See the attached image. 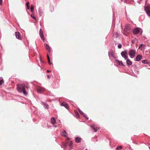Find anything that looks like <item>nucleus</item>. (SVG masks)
Segmentation results:
<instances>
[{
    "label": "nucleus",
    "mask_w": 150,
    "mask_h": 150,
    "mask_svg": "<svg viewBox=\"0 0 150 150\" xmlns=\"http://www.w3.org/2000/svg\"><path fill=\"white\" fill-rule=\"evenodd\" d=\"M17 89L20 92L23 93L24 95H26L27 94V92L25 90V86L24 85L20 84L19 86H17Z\"/></svg>",
    "instance_id": "f257e3e1"
},
{
    "label": "nucleus",
    "mask_w": 150,
    "mask_h": 150,
    "mask_svg": "<svg viewBox=\"0 0 150 150\" xmlns=\"http://www.w3.org/2000/svg\"><path fill=\"white\" fill-rule=\"evenodd\" d=\"M131 29V25L129 24L126 25L125 27L124 30V32H126L129 33Z\"/></svg>",
    "instance_id": "f03ea898"
},
{
    "label": "nucleus",
    "mask_w": 150,
    "mask_h": 150,
    "mask_svg": "<svg viewBox=\"0 0 150 150\" xmlns=\"http://www.w3.org/2000/svg\"><path fill=\"white\" fill-rule=\"evenodd\" d=\"M129 54L131 58L132 59L133 58L136 54L135 50L131 49L129 51Z\"/></svg>",
    "instance_id": "7ed1b4c3"
},
{
    "label": "nucleus",
    "mask_w": 150,
    "mask_h": 150,
    "mask_svg": "<svg viewBox=\"0 0 150 150\" xmlns=\"http://www.w3.org/2000/svg\"><path fill=\"white\" fill-rule=\"evenodd\" d=\"M92 130L94 132H96L98 129V126L95 124H93L91 125Z\"/></svg>",
    "instance_id": "20e7f679"
},
{
    "label": "nucleus",
    "mask_w": 150,
    "mask_h": 150,
    "mask_svg": "<svg viewBox=\"0 0 150 150\" xmlns=\"http://www.w3.org/2000/svg\"><path fill=\"white\" fill-rule=\"evenodd\" d=\"M144 10L147 14L150 17V6H147L145 7Z\"/></svg>",
    "instance_id": "39448f33"
},
{
    "label": "nucleus",
    "mask_w": 150,
    "mask_h": 150,
    "mask_svg": "<svg viewBox=\"0 0 150 150\" xmlns=\"http://www.w3.org/2000/svg\"><path fill=\"white\" fill-rule=\"evenodd\" d=\"M121 56L124 58L125 59H127L128 56L127 55V52L125 51H123L121 53Z\"/></svg>",
    "instance_id": "423d86ee"
},
{
    "label": "nucleus",
    "mask_w": 150,
    "mask_h": 150,
    "mask_svg": "<svg viewBox=\"0 0 150 150\" xmlns=\"http://www.w3.org/2000/svg\"><path fill=\"white\" fill-rule=\"evenodd\" d=\"M141 29L138 27L134 28L133 30V33L134 34H138L140 31V30Z\"/></svg>",
    "instance_id": "0eeeda50"
},
{
    "label": "nucleus",
    "mask_w": 150,
    "mask_h": 150,
    "mask_svg": "<svg viewBox=\"0 0 150 150\" xmlns=\"http://www.w3.org/2000/svg\"><path fill=\"white\" fill-rule=\"evenodd\" d=\"M108 56L109 57L110 59L111 58H113L114 59H116L114 53L112 51H109L108 52Z\"/></svg>",
    "instance_id": "6e6552de"
},
{
    "label": "nucleus",
    "mask_w": 150,
    "mask_h": 150,
    "mask_svg": "<svg viewBox=\"0 0 150 150\" xmlns=\"http://www.w3.org/2000/svg\"><path fill=\"white\" fill-rule=\"evenodd\" d=\"M39 35L41 39L42 40L43 42L45 41V38L44 35L43 31L40 29L39 31Z\"/></svg>",
    "instance_id": "1a4fd4ad"
},
{
    "label": "nucleus",
    "mask_w": 150,
    "mask_h": 150,
    "mask_svg": "<svg viewBox=\"0 0 150 150\" xmlns=\"http://www.w3.org/2000/svg\"><path fill=\"white\" fill-rule=\"evenodd\" d=\"M15 36L16 38L18 40H21L22 38L20 33L18 32H16L15 33Z\"/></svg>",
    "instance_id": "9d476101"
},
{
    "label": "nucleus",
    "mask_w": 150,
    "mask_h": 150,
    "mask_svg": "<svg viewBox=\"0 0 150 150\" xmlns=\"http://www.w3.org/2000/svg\"><path fill=\"white\" fill-rule=\"evenodd\" d=\"M41 104L43 106L45 109L47 110L49 109V105L47 103L42 101L41 102Z\"/></svg>",
    "instance_id": "9b49d317"
},
{
    "label": "nucleus",
    "mask_w": 150,
    "mask_h": 150,
    "mask_svg": "<svg viewBox=\"0 0 150 150\" xmlns=\"http://www.w3.org/2000/svg\"><path fill=\"white\" fill-rule=\"evenodd\" d=\"M61 135L65 137H67V139L70 138L68 137V134L65 130H63L61 133Z\"/></svg>",
    "instance_id": "f8f14e48"
},
{
    "label": "nucleus",
    "mask_w": 150,
    "mask_h": 150,
    "mask_svg": "<svg viewBox=\"0 0 150 150\" xmlns=\"http://www.w3.org/2000/svg\"><path fill=\"white\" fill-rule=\"evenodd\" d=\"M81 138L79 137H76L75 138V141L76 143H80L81 142Z\"/></svg>",
    "instance_id": "ddd939ff"
},
{
    "label": "nucleus",
    "mask_w": 150,
    "mask_h": 150,
    "mask_svg": "<svg viewBox=\"0 0 150 150\" xmlns=\"http://www.w3.org/2000/svg\"><path fill=\"white\" fill-rule=\"evenodd\" d=\"M142 58V55H138L136 56V59H134V61H135L139 62L140 60Z\"/></svg>",
    "instance_id": "4468645a"
},
{
    "label": "nucleus",
    "mask_w": 150,
    "mask_h": 150,
    "mask_svg": "<svg viewBox=\"0 0 150 150\" xmlns=\"http://www.w3.org/2000/svg\"><path fill=\"white\" fill-rule=\"evenodd\" d=\"M61 105L64 106L65 108L68 109L69 108L68 105L65 102H63L61 104Z\"/></svg>",
    "instance_id": "2eb2a0df"
},
{
    "label": "nucleus",
    "mask_w": 150,
    "mask_h": 150,
    "mask_svg": "<svg viewBox=\"0 0 150 150\" xmlns=\"http://www.w3.org/2000/svg\"><path fill=\"white\" fill-rule=\"evenodd\" d=\"M116 63L119 65H122V66L125 67V65L124 64L122 61H120L118 60H115Z\"/></svg>",
    "instance_id": "dca6fc26"
},
{
    "label": "nucleus",
    "mask_w": 150,
    "mask_h": 150,
    "mask_svg": "<svg viewBox=\"0 0 150 150\" xmlns=\"http://www.w3.org/2000/svg\"><path fill=\"white\" fill-rule=\"evenodd\" d=\"M38 12L39 13V15L40 16H42L43 14V11L42 9V8L40 7L38 9Z\"/></svg>",
    "instance_id": "f3484780"
},
{
    "label": "nucleus",
    "mask_w": 150,
    "mask_h": 150,
    "mask_svg": "<svg viewBox=\"0 0 150 150\" xmlns=\"http://www.w3.org/2000/svg\"><path fill=\"white\" fill-rule=\"evenodd\" d=\"M126 59V62L127 64L128 65H131L132 64V62L129 59H128L127 58V59Z\"/></svg>",
    "instance_id": "a211bd4d"
},
{
    "label": "nucleus",
    "mask_w": 150,
    "mask_h": 150,
    "mask_svg": "<svg viewBox=\"0 0 150 150\" xmlns=\"http://www.w3.org/2000/svg\"><path fill=\"white\" fill-rule=\"evenodd\" d=\"M56 120L54 117H52L51 118V121L52 125H54V124L56 122Z\"/></svg>",
    "instance_id": "6ab92c4d"
},
{
    "label": "nucleus",
    "mask_w": 150,
    "mask_h": 150,
    "mask_svg": "<svg viewBox=\"0 0 150 150\" xmlns=\"http://www.w3.org/2000/svg\"><path fill=\"white\" fill-rule=\"evenodd\" d=\"M50 8L51 12H52L54 10V7L51 4H50Z\"/></svg>",
    "instance_id": "aec40b11"
},
{
    "label": "nucleus",
    "mask_w": 150,
    "mask_h": 150,
    "mask_svg": "<svg viewBox=\"0 0 150 150\" xmlns=\"http://www.w3.org/2000/svg\"><path fill=\"white\" fill-rule=\"evenodd\" d=\"M4 81L2 77L0 78V86H1L3 83H4Z\"/></svg>",
    "instance_id": "412c9836"
},
{
    "label": "nucleus",
    "mask_w": 150,
    "mask_h": 150,
    "mask_svg": "<svg viewBox=\"0 0 150 150\" xmlns=\"http://www.w3.org/2000/svg\"><path fill=\"white\" fill-rule=\"evenodd\" d=\"M47 59H48V62L49 64L50 65L51 64V62H50V57H49V56L48 55V54H47Z\"/></svg>",
    "instance_id": "4be33fe9"
},
{
    "label": "nucleus",
    "mask_w": 150,
    "mask_h": 150,
    "mask_svg": "<svg viewBox=\"0 0 150 150\" xmlns=\"http://www.w3.org/2000/svg\"><path fill=\"white\" fill-rule=\"evenodd\" d=\"M69 146L70 148H72V147L73 146L72 141L71 140L70 141Z\"/></svg>",
    "instance_id": "5701e85b"
},
{
    "label": "nucleus",
    "mask_w": 150,
    "mask_h": 150,
    "mask_svg": "<svg viewBox=\"0 0 150 150\" xmlns=\"http://www.w3.org/2000/svg\"><path fill=\"white\" fill-rule=\"evenodd\" d=\"M142 62L143 63H144L145 64H148V61L146 60H142Z\"/></svg>",
    "instance_id": "b1692460"
},
{
    "label": "nucleus",
    "mask_w": 150,
    "mask_h": 150,
    "mask_svg": "<svg viewBox=\"0 0 150 150\" xmlns=\"http://www.w3.org/2000/svg\"><path fill=\"white\" fill-rule=\"evenodd\" d=\"M42 91L43 90L42 88H39L37 89V92L40 93H42Z\"/></svg>",
    "instance_id": "393cba45"
},
{
    "label": "nucleus",
    "mask_w": 150,
    "mask_h": 150,
    "mask_svg": "<svg viewBox=\"0 0 150 150\" xmlns=\"http://www.w3.org/2000/svg\"><path fill=\"white\" fill-rule=\"evenodd\" d=\"M45 45L46 48L47 50L49 49L50 48V47L49 46V45L47 44H45Z\"/></svg>",
    "instance_id": "a878e982"
},
{
    "label": "nucleus",
    "mask_w": 150,
    "mask_h": 150,
    "mask_svg": "<svg viewBox=\"0 0 150 150\" xmlns=\"http://www.w3.org/2000/svg\"><path fill=\"white\" fill-rule=\"evenodd\" d=\"M115 37V38H117L118 36V34L117 32H115L114 34Z\"/></svg>",
    "instance_id": "bb28decb"
},
{
    "label": "nucleus",
    "mask_w": 150,
    "mask_h": 150,
    "mask_svg": "<svg viewBox=\"0 0 150 150\" xmlns=\"http://www.w3.org/2000/svg\"><path fill=\"white\" fill-rule=\"evenodd\" d=\"M67 143H65L63 144V148L64 150H65L67 147Z\"/></svg>",
    "instance_id": "cd10ccee"
},
{
    "label": "nucleus",
    "mask_w": 150,
    "mask_h": 150,
    "mask_svg": "<svg viewBox=\"0 0 150 150\" xmlns=\"http://www.w3.org/2000/svg\"><path fill=\"white\" fill-rule=\"evenodd\" d=\"M30 16L33 19L35 20H36V18L35 16L34 15H33V14H31V15H30Z\"/></svg>",
    "instance_id": "c85d7f7f"
},
{
    "label": "nucleus",
    "mask_w": 150,
    "mask_h": 150,
    "mask_svg": "<svg viewBox=\"0 0 150 150\" xmlns=\"http://www.w3.org/2000/svg\"><path fill=\"white\" fill-rule=\"evenodd\" d=\"M86 119L88 120V118L87 116V115L84 113L82 115Z\"/></svg>",
    "instance_id": "c756f323"
},
{
    "label": "nucleus",
    "mask_w": 150,
    "mask_h": 150,
    "mask_svg": "<svg viewBox=\"0 0 150 150\" xmlns=\"http://www.w3.org/2000/svg\"><path fill=\"white\" fill-rule=\"evenodd\" d=\"M117 47L119 49H120L122 48V46L120 43H119L118 44Z\"/></svg>",
    "instance_id": "7c9ffc66"
},
{
    "label": "nucleus",
    "mask_w": 150,
    "mask_h": 150,
    "mask_svg": "<svg viewBox=\"0 0 150 150\" xmlns=\"http://www.w3.org/2000/svg\"><path fill=\"white\" fill-rule=\"evenodd\" d=\"M75 114L76 117L77 118H79V115L77 112H75Z\"/></svg>",
    "instance_id": "2f4dec72"
},
{
    "label": "nucleus",
    "mask_w": 150,
    "mask_h": 150,
    "mask_svg": "<svg viewBox=\"0 0 150 150\" xmlns=\"http://www.w3.org/2000/svg\"><path fill=\"white\" fill-rule=\"evenodd\" d=\"M34 10V7L33 6H32L30 8V12H33Z\"/></svg>",
    "instance_id": "473e14b6"
},
{
    "label": "nucleus",
    "mask_w": 150,
    "mask_h": 150,
    "mask_svg": "<svg viewBox=\"0 0 150 150\" xmlns=\"http://www.w3.org/2000/svg\"><path fill=\"white\" fill-rule=\"evenodd\" d=\"M134 72L137 74H138L139 73V71L138 70H135Z\"/></svg>",
    "instance_id": "72a5a7b5"
},
{
    "label": "nucleus",
    "mask_w": 150,
    "mask_h": 150,
    "mask_svg": "<svg viewBox=\"0 0 150 150\" xmlns=\"http://www.w3.org/2000/svg\"><path fill=\"white\" fill-rule=\"evenodd\" d=\"M143 46V45L142 44H140L139 45V48H138L139 49H140V48L141 47H142Z\"/></svg>",
    "instance_id": "f704fd0d"
},
{
    "label": "nucleus",
    "mask_w": 150,
    "mask_h": 150,
    "mask_svg": "<svg viewBox=\"0 0 150 150\" xmlns=\"http://www.w3.org/2000/svg\"><path fill=\"white\" fill-rule=\"evenodd\" d=\"M29 4L30 3L29 1H27L26 4V6H29Z\"/></svg>",
    "instance_id": "c9c22d12"
},
{
    "label": "nucleus",
    "mask_w": 150,
    "mask_h": 150,
    "mask_svg": "<svg viewBox=\"0 0 150 150\" xmlns=\"http://www.w3.org/2000/svg\"><path fill=\"white\" fill-rule=\"evenodd\" d=\"M81 114L83 115L84 113V112H83L81 110L79 112Z\"/></svg>",
    "instance_id": "e433bc0d"
},
{
    "label": "nucleus",
    "mask_w": 150,
    "mask_h": 150,
    "mask_svg": "<svg viewBox=\"0 0 150 150\" xmlns=\"http://www.w3.org/2000/svg\"><path fill=\"white\" fill-rule=\"evenodd\" d=\"M135 42V40H132V44H134Z\"/></svg>",
    "instance_id": "4c0bfd02"
},
{
    "label": "nucleus",
    "mask_w": 150,
    "mask_h": 150,
    "mask_svg": "<svg viewBox=\"0 0 150 150\" xmlns=\"http://www.w3.org/2000/svg\"><path fill=\"white\" fill-rule=\"evenodd\" d=\"M126 33V32H124V33H123V34L125 35V36H127V35Z\"/></svg>",
    "instance_id": "58836bf2"
},
{
    "label": "nucleus",
    "mask_w": 150,
    "mask_h": 150,
    "mask_svg": "<svg viewBox=\"0 0 150 150\" xmlns=\"http://www.w3.org/2000/svg\"><path fill=\"white\" fill-rule=\"evenodd\" d=\"M119 149H120V150L122 149V147L121 146H119L118 147Z\"/></svg>",
    "instance_id": "ea45409f"
},
{
    "label": "nucleus",
    "mask_w": 150,
    "mask_h": 150,
    "mask_svg": "<svg viewBox=\"0 0 150 150\" xmlns=\"http://www.w3.org/2000/svg\"><path fill=\"white\" fill-rule=\"evenodd\" d=\"M47 50L48 52H49V53H50V51H51L50 48V49H47Z\"/></svg>",
    "instance_id": "a19ab883"
},
{
    "label": "nucleus",
    "mask_w": 150,
    "mask_h": 150,
    "mask_svg": "<svg viewBox=\"0 0 150 150\" xmlns=\"http://www.w3.org/2000/svg\"><path fill=\"white\" fill-rule=\"evenodd\" d=\"M47 78L48 79H50V76L49 75H47Z\"/></svg>",
    "instance_id": "79ce46f5"
},
{
    "label": "nucleus",
    "mask_w": 150,
    "mask_h": 150,
    "mask_svg": "<svg viewBox=\"0 0 150 150\" xmlns=\"http://www.w3.org/2000/svg\"><path fill=\"white\" fill-rule=\"evenodd\" d=\"M2 2V0H0V5L1 4Z\"/></svg>",
    "instance_id": "37998d69"
},
{
    "label": "nucleus",
    "mask_w": 150,
    "mask_h": 150,
    "mask_svg": "<svg viewBox=\"0 0 150 150\" xmlns=\"http://www.w3.org/2000/svg\"><path fill=\"white\" fill-rule=\"evenodd\" d=\"M77 109H78V110L79 111V112L81 110L79 108H77Z\"/></svg>",
    "instance_id": "c03bdc74"
},
{
    "label": "nucleus",
    "mask_w": 150,
    "mask_h": 150,
    "mask_svg": "<svg viewBox=\"0 0 150 150\" xmlns=\"http://www.w3.org/2000/svg\"><path fill=\"white\" fill-rule=\"evenodd\" d=\"M27 6V8L28 9H30V7H29V6Z\"/></svg>",
    "instance_id": "a18cd8bd"
},
{
    "label": "nucleus",
    "mask_w": 150,
    "mask_h": 150,
    "mask_svg": "<svg viewBox=\"0 0 150 150\" xmlns=\"http://www.w3.org/2000/svg\"><path fill=\"white\" fill-rule=\"evenodd\" d=\"M47 73H49V72H51V71H50V70H47Z\"/></svg>",
    "instance_id": "49530a36"
},
{
    "label": "nucleus",
    "mask_w": 150,
    "mask_h": 150,
    "mask_svg": "<svg viewBox=\"0 0 150 150\" xmlns=\"http://www.w3.org/2000/svg\"><path fill=\"white\" fill-rule=\"evenodd\" d=\"M119 149L118 147H117L116 148V150H118V149Z\"/></svg>",
    "instance_id": "de8ad7c7"
},
{
    "label": "nucleus",
    "mask_w": 150,
    "mask_h": 150,
    "mask_svg": "<svg viewBox=\"0 0 150 150\" xmlns=\"http://www.w3.org/2000/svg\"><path fill=\"white\" fill-rule=\"evenodd\" d=\"M133 66L134 67H136L137 66L135 64H134Z\"/></svg>",
    "instance_id": "09e8293b"
},
{
    "label": "nucleus",
    "mask_w": 150,
    "mask_h": 150,
    "mask_svg": "<svg viewBox=\"0 0 150 150\" xmlns=\"http://www.w3.org/2000/svg\"><path fill=\"white\" fill-rule=\"evenodd\" d=\"M54 127H57V125H54Z\"/></svg>",
    "instance_id": "8fccbe9b"
},
{
    "label": "nucleus",
    "mask_w": 150,
    "mask_h": 150,
    "mask_svg": "<svg viewBox=\"0 0 150 150\" xmlns=\"http://www.w3.org/2000/svg\"><path fill=\"white\" fill-rule=\"evenodd\" d=\"M115 44H116V41H115Z\"/></svg>",
    "instance_id": "3c124183"
},
{
    "label": "nucleus",
    "mask_w": 150,
    "mask_h": 150,
    "mask_svg": "<svg viewBox=\"0 0 150 150\" xmlns=\"http://www.w3.org/2000/svg\"><path fill=\"white\" fill-rule=\"evenodd\" d=\"M142 33V32H141V33Z\"/></svg>",
    "instance_id": "603ef678"
},
{
    "label": "nucleus",
    "mask_w": 150,
    "mask_h": 150,
    "mask_svg": "<svg viewBox=\"0 0 150 150\" xmlns=\"http://www.w3.org/2000/svg\"><path fill=\"white\" fill-rule=\"evenodd\" d=\"M123 1V0H121V1Z\"/></svg>",
    "instance_id": "864d4df0"
},
{
    "label": "nucleus",
    "mask_w": 150,
    "mask_h": 150,
    "mask_svg": "<svg viewBox=\"0 0 150 150\" xmlns=\"http://www.w3.org/2000/svg\"><path fill=\"white\" fill-rule=\"evenodd\" d=\"M124 1H126V0H124Z\"/></svg>",
    "instance_id": "5fc2aeb1"
}]
</instances>
